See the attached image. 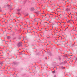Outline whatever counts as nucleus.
Wrapping results in <instances>:
<instances>
[{
  "mask_svg": "<svg viewBox=\"0 0 77 77\" xmlns=\"http://www.w3.org/2000/svg\"><path fill=\"white\" fill-rule=\"evenodd\" d=\"M18 45H19V46H21L22 45V43L21 42L19 43Z\"/></svg>",
  "mask_w": 77,
  "mask_h": 77,
  "instance_id": "nucleus-1",
  "label": "nucleus"
},
{
  "mask_svg": "<svg viewBox=\"0 0 77 77\" xmlns=\"http://www.w3.org/2000/svg\"><path fill=\"white\" fill-rule=\"evenodd\" d=\"M66 11H68V8H66Z\"/></svg>",
  "mask_w": 77,
  "mask_h": 77,
  "instance_id": "nucleus-2",
  "label": "nucleus"
},
{
  "mask_svg": "<svg viewBox=\"0 0 77 77\" xmlns=\"http://www.w3.org/2000/svg\"><path fill=\"white\" fill-rule=\"evenodd\" d=\"M27 15H26V16H27Z\"/></svg>",
  "mask_w": 77,
  "mask_h": 77,
  "instance_id": "nucleus-3",
  "label": "nucleus"
}]
</instances>
